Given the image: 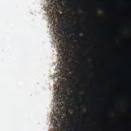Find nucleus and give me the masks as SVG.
Wrapping results in <instances>:
<instances>
[{"instance_id": "19", "label": "nucleus", "mask_w": 131, "mask_h": 131, "mask_svg": "<svg viewBox=\"0 0 131 131\" xmlns=\"http://www.w3.org/2000/svg\"><path fill=\"white\" fill-rule=\"evenodd\" d=\"M101 9H104V8H101Z\"/></svg>"}, {"instance_id": "18", "label": "nucleus", "mask_w": 131, "mask_h": 131, "mask_svg": "<svg viewBox=\"0 0 131 131\" xmlns=\"http://www.w3.org/2000/svg\"><path fill=\"white\" fill-rule=\"evenodd\" d=\"M67 7H69L68 5L67 6Z\"/></svg>"}, {"instance_id": "16", "label": "nucleus", "mask_w": 131, "mask_h": 131, "mask_svg": "<svg viewBox=\"0 0 131 131\" xmlns=\"http://www.w3.org/2000/svg\"><path fill=\"white\" fill-rule=\"evenodd\" d=\"M61 41V40H58V42H60V41Z\"/></svg>"}, {"instance_id": "13", "label": "nucleus", "mask_w": 131, "mask_h": 131, "mask_svg": "<svg viewBox=\"0 0 131 131\" xmlns=\"http://www.w3.org/2000/svg\"><path fill=\"white\" fill-rule=\"evenodd\" d=\"M66 26H70V24H69L68 23H67Z\"/></svg>"}, {"instance_id": "10", "label": "nucleus", "mask_w": 131, "mask_h": 131, "mask_svg": "<svg viewBox=\"0 0 131 131\" xmlns=\"http://www.w3.org/2000/svg\"><path fill=\"white\" fill-rule=\"evenodd\" d=\"M78 63H74V66H78Z\"/></svg>"}, {"instance_id": "14", "label": "nucleus", "mask_w": 131, "mask_h": 131, "mask_svg": "<svg viewBox=\"0 0 131 131\" xmlns=\"http://www.w3.org/2000/svg\"><path fill=\"white\" fill-rule=\"evenodd\" d=\"M74 102H77V101H78V100L76 99H75L74 100Z\"/></svg>"}, {"instance_id": "9", "label": "nucleus", "mask_w": 131, "mask_h": 131, "mask_svg": "<svg viewBox=\"0 0 131 131\" xmlns=\"http://www.w3.org/2000/svg\"><path fill=\"white\" fill-rule=\"evenodd\" d=\"M59 60H61V59H59ZM61 60H69V58H62V59H61Z\"/></svg>"}, {"instance_id": "7", "label": "nucleus", "mask_w": 131, "mask_h": 131, "mask_svg": "<svg viewBox=\"0 0 131 131\" xmlns=\"http://www.w3.org/2000/svg\"><path fill=\"white\" fill-rule=\"evenodd\" d=\"M66 32H70L71 33H73L72 32V29H71V28H70L69 29H66Z\"/></svg>"}, {"instance_id": "2", "label": "nucleus", "mask_w": 131, "mask_h": 131, "mask_svg": "<svg viewBox=\"0 0 131 131\" xmlns=\"http://www.w3.org/2000/svg\"><path fill=\"white\" fill-rule=\"evenodd\" d=\"M67 95V92L65 89H60V92L59 94H57L58 101L62 104V102H64V100L66 98V96Z\"/></svg>"}, {"instance_id": "17", "label": "nucleus", "mask_w": 131, "mask_h": 131, "mask_svg": "<svg viewBox=\"0 0 131 131\" xmlns=\"http://www.w3.org/2000/svg\"><path fill=\"white\" fill-rule=\"evenodd\" d=\"M64 1H66L67 2H69V0H64Z\"/></svg>"}, {"instance_id": "12", "label": "nucleus", "mask_w": 131, "mask_h": 131, "mask_svg": "<svg viewBox=\"0 0 131 131\" xmlns=\"http://www.w3.org/2000/svg\"><path fill=\"white\" fill-rule=\"evenodd\" d=\"M95 13L96 14H98V10H95Z\"/></svg>"}, {"instance_id": "8", "label": "nucleus", "mask_w": 131, "mask_h": 131, "mask_svg": "<svg viewBox=\"0 0 131 131\" xmlns=\"http://www.w3.org/2000/svg\"><path fill=\"white\" fill-rule=\"evenodd\" d=\"M73 47L74 48H77L78 47V44H77V43H73Z\"/></svg>"}, {"instance_id": "4", "label": "nucleus", "mask_w": 131, "mask_h": 131, "mask_svg": "<svg viewBox=\"0 0 131 131\" xmlns=\"http://www.w3.org/2000/svg\"><path fill=\"white\" fill-rule=\"evenodd\" d=\"M51 2L52 3H54L55 2L54 4V9H56L57 10H59V8L58 7V6H60L61 5L60 3V2L57 1V0L55 1V0H51Z\"/></svg>"}, {"instance_id": "6", "label": "nucleus", "mask_w": 131, "mask_h": 131, "mask_svg": "<svg viewBox=\"0 0 131 131\" xmlns=\"http://www.w3.org/2000/svg\"><path fill=\"white\" fill-rule=\"evenodd\" d=\"M75 34H80V33H82V34H84V31H75L74 32Z\"/></svg>"}, {"instance_id": "5", "label": "nucleus", "mask_w": 131, "mask_h": 131, "mask_svg": "<svg viewBox=\"0 0 131 131\" xmlns=\"http://www.w3.org/2000/svg\"><path fill=\"white\" fill-rule=\"evenodd\" d=\"M82 37H73V38H71L70 39V40H71V41H74V40H78V39H81Z\"/></svg>"}, {"instance_id": "11", "label": "nucleus", "mask_w": 131, "mask_h": 131, "mask_svg": "<svg viewBox=\"0 0 131 131\" xmlns=\"http://www.w3.org/2000/svg\"><path fill=\"white\" fill-rule=\"evenodd\" d=\"M127 112H128L129 113H131V110L130 109L127 110Z\"/></svg>"}, {"instance_id": "15", "label": "nucleus", "mask_w": 131, "mask_h": 131, "mask_svg": "<svg viewBox=\"0 0 131 131\" xmlns=\"http://www.w3.org/2000/svg\"><path fill=\"white\" fill-rule=\"evenodd\" d=\"M71 2H77V1H75V0H71Z\"/></svg>"}, {"instance_id": "1", "label": "nucleus", "mask_w": 131, "mask_h": 131, "mask_svg": "<svg viewBox=\"0 0 131 131\" xmlns=\"http://www.w3.org/2000/svg\"><path fill=\"white\" fill-rule=\"evenodd\" d=\"M60 111V116H57V119L59 120V123H57L55 124V127H57V131H63V126H62V120H63L62 117H64V115L66 114V110L65 108V104L62 103L61 107L59 108Z\"/></svg>"}, {"instance_id": "3", "label": "nucleus", "mask_w": 131, "mask_h": 131, "mask_svg": "<svg viewBox=\"0 0 131 131\" xmlns=\"http://www.w3.org/2000/svg\"><path fill=\"white\" fill-rule=\"evenodd\" d=\"M68 66H67V63H64V64H62L60 66V71L63 75H66V74H68L69 73V71H68Z\"/></svg>"}]
</instances>
